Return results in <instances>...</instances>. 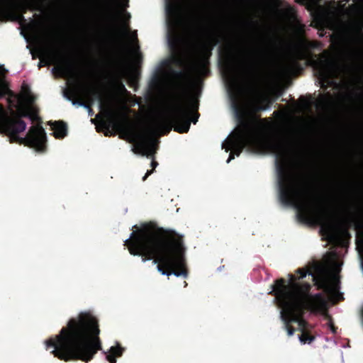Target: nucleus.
I'll use <instances>...</instances> for the list:
<instances>
[{
    "instance_id": "nucleus-1",
    "label": "nucleus",
    "mask_w": 363,
    "mask_h": 363,
    "mask_svg": "<svg viewBox=\"0 0 363 363\" xmlns=\"http://www.w3.org/2000/svg\"><path fill=\"white\" fill-rule=\"evenodd\" d=\"M263 150L275 155L279 199L284 205L294 206L302 219L314 221L330 238L334 236V224L325 216L320 215L315 203L309 195L305 182L289 161V149L286 143L277 137H267L259 125L246 123L238 127L223 143L222 148L231 150L227 162L234 155L239 156L243 149Z\"/></svg>"
},
{
    "instance_id": "nucleus-2",
    "label": "nucleus",
    "mask_w": 363,
    "mask_h": 363,
    "mask_svg": "<svg viewBox=\"0 0 363 363\" xmlns=\"http://www.w3.org/2000/svg\"><path fill=\"white\" fill-rule=\"evenodd\" d=\"M198 103L193 99L184 101L179 94L169 108L154 116L149 123L143 128H137L125 125L114 118L112 112L106 108V114L108 121H104V125L109 128L113 123L115 127L121 129L123 135L134 143L133 151L147 157L152 158L157 148L158 140L156 136L169 132L172 124L174 130L179 133H186L189 130L190 122L196 123L198 120Z\"/></svg>"
},
{
    "instance_id": "nucleus-3",
    "label": "nucleus",
    "mask_w": 363,
    "mask_h": 363,
    "mask_svg": "<svg viewBox=\"0 0 363 363\" xmlns=\"http://www.w3.org/2000/svg\"><path fill=\"white\" fill-rule=\"evenodd\" d=\"M124 245L131 255H141L143 262L154 259L162 274L187 276L182 238L174 231L145 225L138 232L133 231Z\"/></svg>"
},
{
    "instance_id": "nucleus-4",
    "label": "nucleus",
    "mask_w": 363,
    "mask_h": 363,
    "mask_svg": "<svg viewBox=\"0 0 363 363\" xmlns=\"http://www.w3.org/2000/svg\"><path fill=\"white\" fill-rule=\"evenodd\" d=\"M97 319L89 312L72 318L60 333L45 341L46 349L64 361H91L101 350Z\"/></svg>"
},
{
    "instance_id": "nucleus-5",
    "label": "nucleus",
    "mask_w": 363,
    "mask_h": 363,
    "mask_svg": "<svg viewBox=\"0 0 363 363\" xmlns=\"http://www.w3.org/2000/svg\"><path fill=\"white\" fill-rule=\"evenodd\" d=\"M290 284H285L283 279L277 280L272 286L270 294H274V301L281 308L280 318L284 323V328L288 335H294V329L289 326L291 322H296L302 330L306 327V323L303 319L305 310L312 312L325 311L327 302L321 294L311 295L309 293L311 285L304 284L299 285L295 283L296 277L289 274Z\"/></svg>"
},
{
    "instance_id": "nucleus-6",
    "label": "nucleus",
    "mask_w": 363,
    "mask_h": 363,
    "mask_svg": "<svg viewBox=\"0 0 363 363\" xmlns=\"http://www.w3.org/2000/svg\"><path fill=\"white\" fill-rule=\"evenodd\" d=\"M179 0H166V17L169 45L178 57L188 55L194 42L184 22Z\"/></svg>"
},
{
    "instance_id": "nucleus-7",
    "label": "nucleus",
    "mask_w": 363,
    "mask_h": 363,
    "mask_svg": "<svg viewBox=\"0 0 363 363\" xmlns=\"http://www.w3.org/2000/svg\"><path fill=\"white\" fill-rule=\"evenodd\" d=\"M223 72L232 107L235 113L239 115L245 104L243 86L238 79L234 67L230 63L225 62Z\"/></svg>"
},
{
    "instance_id": "nucleus-8",
    "label": "nucleus",
    "mask_w": 363,
    "mask_h": 363,
    "mask_svg": "<svg viewBox=\"0 0 363 363\" xmlns=\"http://www.w3.org/2000/svg\"><path fill=\"white\" fill-rule=\"evenodd\" d=\"M296 272L300 274V278H303L308 273L312 276L315 284L325 291H330L331 279L333 276L332 269L328 264L313 262L307 269L301 268L297 269Z\"/></svg>"
},
{
    "instance_id": "nucleus-9",
    "label": "nucleus",
    "mask_w": 363,
    "mask_h": 363,
    "mask_svg": "<svg viewBox=\"0 0 363 363\" xmlns=\"http://www.w3.org/2000/svg\"><path fill=\"white\" fill-rule=\"evenodd\" d=\"M315 67L322 86L335 85L343 72L340 65L326 60L315 62Z\"/></svg>"
},
{
    "instance_id": "nucleus-10",
    "label": "nucleus",
    "mask_w": 363,
    "mask_h": 363,
    "mask_svg": "<svg viewBox=\"0 0 363 363\" xmlns=\"http://www.w3.org/2000/svg\"><path fill=\"white\" fill-rule=\"evenodd\" d=\"M265 55L259 53L250 60H245L241 65L242 72L252 79H268L271 73L266 66Z\"/></svg>"
},
{
    "instance_id": "nucleus-11",
    "label": "nucleus",
    "mask_w": 363,
    "mask_h": 363,
    "mask_svg": "<svg viewBox=\"0 0 363 363\" xmlns=\"http://www.w3.org/2000/svg\"><path fill=\"white\" fill-rule=\"evenodd\" d=\"M73 94L77 96L79 100H74L72 104L74 105L78 104L83 106L89 109V114L92 116L93 111L90 108L91 105L94 103L95 98H98L100 100L99 106L101 108H104V104L101 101V95L99 91L94 88L89 87L85 85H81L78 87L74 88L73 90Z\"/></svg>"
},
{
    "instance_id": "nucleus-12",
    "label": "nucleus",
    "mask_w": 363,
    "mask_h": 363,
    "mask_svg": "<svg viewBox=\"0 0 363 363\" xmlns=\"http://www.w3.org/2000/svg\"><path fill=\"white\" fill-rule=\"evenodd\" d=\"M23 140L29 146L35 148L38 151H43L46 141V134L43 127L35 125L30 128Z\"/></svg>"
},
{
    "instance_id": "nucleus-13",
    "label": "nucleus",
    "mask_w": 363,
    "mask_h": 363,
    "mask_svg": "<svg viewBox=\"0 0 363 363\" xmlns=\"http://www.w3.org/2000/svg\"><path fill=\"white\" fill-rule=\"evenodd\" d=\"M35 100L31 93L27 91L19 99V112L20 116L29 117L31 120H37V111L33 106Z\"/></svg>"
},
{
    "instance_id": "nucleus-14",
    "label": "nucleus",
    "mask_w": 363,
    "mask_h": 363,
    "mask_svg": "<svg viewBox=\"0 0 363 363\" xmlns=\"http://www.w3.org/2000/svg\"><path fill=\"white\" fill-rule=\"evenodd\" d=\"M0 7L7 11L21 9L25 12L27 9L36 10V0H0Z\"/></svg>"
},
{
    "instance_id": "nucleus-15",
    "label": "nucleus",
    "mask_w": 363,
    "mask_h": 363,
    "mask_svg": "<svg viewBox=\"0 0 363 363\" xmlns=\"http://www.w3.org/2000/svg\"><path fill=\"white\" fill-rule=\"evenodd\" d=\"M53 135L56 138H63L67 135V125L62 121H55L50 123Z\"/></svg>"
},
{
    "instance_id": "nucleus-16",
    "label": "nucleus",
    "mask_w": 363,
    "mask_h": 363,
    "mask_svg": "<svg viewBox=\"0 0 363 363\" xmlns=\"http://www.w3.org/2000/svg\"><path fill=\"white\" fill-rule=\"evenodd\" d=\"M338 210L340 216L345 219H350L352 216V206L346 199L339 201Z\"/></svg>"
},
{
    "instance_id": "nucleus-17",
    "label": "nucleus",
    "mask_w": 363,
    "mask_h": 363,
    "mask_svg": "<svg viewBox=\"0 0 363 363\" xmlns=\"http://www.w3.org/2000/svg\"><path fill=\"white\" fill-rule=\"evenodd\" d=\"M124 349L121 347L119 344L116 346H112L110 347L108 352H106V359L110 363H116V357L122 356Z\"/></svg>"
},
{
    "instance_id": "nucleus-18",
    "label": "nucleus",
    "mask_w": 363,
    "mask_h": 363,
    "mask_svg": "<svg viewBox=\"0 0 363 363\" xmlns=\"http://www.w3.org/2000/svg\"><path fill=\"white\" fill-rule=\"evenodd\" d=\"M297 67V61L291 57L286 60L281 67V72L284 74H292Z\"/></svg>"
},
{
    "instance_id": "nucleus-19",
    "label": "nucleus",
    "mask_w": 363,
    "mask_h": 363,
    "mask_svg": "<svg viewBox=\"0 0 363 363\" xmlns=\"http://www.w3.org/2000/svg\"><path fill=\"white\" fill-rule=\"evenodd\" d=\"M187 70L184 72H174L173 75L174 77V79L177 81L176 84L178 86L179 89H183L184 86V84L186 82V78H187Z\"/></svg>"
},
{
    "instance_id": "nucleus-20",
    "label": "nucleus",
    "mask_w": 363,
    "mask_h": 363,
    "mask_svg": "<svg viewBox=\"0 0 363 363\" xmlns=\"http://www.w3.org/2000/svg\"><path fill=\"white\" fill-rule=\"evenodd\" d=\"M130 18V14L129 13L123 11L121 13V19H122V27L123 31L124 34L128 35L130 32V28L128 23V21Z\"/></svg>"
},
{
    "instance_id": "nucleus-21",
    "label": "nucleus",
    "mask_w": 363,
    "mask_h": 363,
    "mask_svg": "<svg viewBox=\"0 0 363 363\" xmlns=\"http://www.w3.org/2000/svg\"><path fill=\"white\" fill-rule=\"evenodd\" d=\"M299 339L301 342L311 343L314 340V337L306 333H303L302 335L299 337Z\"/></svg>"
},
{
    "instance_id": "nucleus-22",
    "label": "nucleus",
    "mask_w": 363,
    "mask_h": 363,
    "mask_svg": "<svg viewBox=\"0 0 363 363\" xmlns=\"http://www.w3.org/2000/svg\"><path fill=\"white\" fill-rule=\"evenodd\" d=\"M117 88H118V92L121 95H124V96L130 95V93L128 92V91L126 89L124 84L121 82H119L117 83Z\"/></svg>"
},
{
    "instance_id": "nucleus-23",
    "label": "nucleus",
    "mask_w": 363,
    "mask_h": 363,
    "mask_svg": "<svg viewBox=\"0 0 363 363\" xmlns=\"http://www.w3.org/2000/svg\"><path fill=\"white\" fill-rule=\"evenodd\" d=\"M352 26L356 31L359 32L363 28V20L356 19L352 22Z\"/></svg>"
},
{
    "instance_id": "nucleus-24",
    "label": "nucleus",
    "mask_w": 363,
    "mask_h": 363,
    "mask_svg": "<svg viewBox=\"0 0 363 363\" xmlns=\"http://www.w3.org/2000/svg\"><path fill=\"white\" fill-rule=\"evenodd\" d=\"M158 165V163L156 161L152 160L151 162V170H147L145 176L143 177V181H145L146 179L153 172L154 169L156 168V167Z\"/></svg>"
},
{
    "instance_id": "nucleus-25",
    "label": "nucleus",
    "mask_w": 363,
    "mask_h": 363,
    "mask_svg": "<svg viewBox=\"0 0 363 363\" xmlns=\"http://www.w3.org/2000/svg\"><path fill=\"white\" fill-rule=\"evenodd\" d=\"M60 70L62 72V74L64 76H69L71 75V70L69 67L65 65H60Z\"/></svg>"
},
{
    "instance_id": "nucleus-26",
    "label": "nucleus",
    "mask_w": 363,
    "mask_h": 363,
    "mask_svg": "<svg viewBox=\"0 0 363 363\" xmlns=\"http://www.w3.org/2000/svg\"><path fill=\"white\" fill-rule=\"evenodd\" d=\"M196 27H197L196 28L199 33H203V32L206 31V28L202 25H201V23L199 22L196 23Z\"/></svg>"
},
{
    "instance_id": "nucleus-27",
    "label": "nucleus",
    "mask_w": 363,
    "mask_h": 363,
    "mask_svg": "<svg viewBox=\"0 0 363 363\" xmlns=\"http://www.w3.org/2000/svg\"><path fill=\"white\" fill-rule=\"evenodd\" d=\"M340 264L337 262H334L333 265V270L335 273H338L340 271Z\"/></svg>"
},
{
    "instance_id": "nucleus-28",
    "label": "nucleus",
    "mask_w": 363,
    "mask_h": 363,
    "mask_svg": "<svg viewBox=\"0 0 363 363\" xmlns=\"http://www.w3.org/2000/svg\"><path fill=\"white\" fill-rule=\"evenodd\" d=\"M132 37L134 40H137V34H136V31H135L133 35H132Z\"/></svg>"
},
{
    "instance_id": "nucleus-29",
    "label": "nucleus",
    "mask_w": 363,
    "mask_h": 363,
    "mask_svg": "<svg viewBox=\"0 0 363 363\" xmlns=\"http://www.w3.org/2000/svg\"><path fill=\"white\" fill-rule=\"evenodd\" d=\"M330 328H331V330H332L333 333H335V327H334L333 325H330Z\"/></svg>"
},
{
    "instance_id": "nucleus-30",
    "label": "nucleus",
    "mask_w": 363,
    "mask_h": 363,
    "mask_svg": "<svg viewBox=\"0 0 363 363\" xmlns=\"http://www.w3.org/2000/svg\"><path fill=\"white\" fill-rule=\"evenodd\" d=\"M65 96L69 99V100H71V96H67V93L65 92Z\"/></svg>"
},
{
    "instance_id": "nucleus-31",
    "label": "nucleus",
    "mask_w": 363,
    "mask_h": 363,
    "mask_svg": "<svg viewBox=\"0 0 363 363\" xmlns=\"http://www.w3.org/2000/svg\"><path fill=\"white\" fill-rule=\"evenodd\" d=\"M20 18L23 19V16L22 14L20 15Z\"/></svg>"
},
{
    "instance_id": "nucleus-32",
    "label": "nucleus",
    "mask_w": 363,
    "mask_h": 363,
    "mask_svg": "<svg viewBox=\"0 0 363 363\" xmlns=\"http://www.w3.org/2000/svg\"><path fill=\"white\" fill-rule=\"evenodd\" d=\"M187 286V283L186 281H184V286Z\"/></svg>"
},
{
    "instance_id": "nucleus-33",
    "label": "nucleus",
    "mask_w": 363,
    "mask_h": 363,
    "mask_svg": "<svg viewBox=\"0 0 363 363\" xmlns=\"http://www.w3.org/2000/svg\"><path fill=\"white\" fill-rule=\"evenodd\" d=\"M202 67V69H204V67L203 65H200Z\"/></svg>"
}]
</instances>
